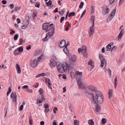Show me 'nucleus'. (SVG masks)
I'll use <instances>...</instances> for the list:
<instances>
[{"label":"nucleus","mask_w":125,"mask_h":125,"mask_svg":"<svg viewBox=\"0 0 125 125\" xmlns=\"http://www.w3.org/2000/svg\"><path fill=\"white\" fill-rule=\"evenodd\" d=\"M39 92L40 94L42 95L43 93V91L42 89L41 88L39 90Z\"/></svg>","instance_id":"obj_42"},{"label":"nucleus","mask_w":125,"mask_h":125,"mask_svg":"<svg viewBox=\"0 0 125 125\" xmlns=\"http://www.w3.org/2000/svg\"><path fill=\"white\" fill-rule=\"evenodd\" d=\"M40 3L39 2H37L35 5V6L36 7L39 8L40 7Z\"/></svg>","instance_id":"obj_37"},{"label":"nucleus","mask_w":125,"mask_h":125,"mask_svg":"<svg viewBox=\"0 0 125 125\" xmlns=\"http://www.w3.org/2000/svg\"><path fill=\"white\" fill-rule=\"evenodd\" d=\"M19 51L18 50H17V49H15L14 50V55H15L16 56L17 55L19 54L20 53H19Z\"/></svg>","instance_id":"obj_29"},{"label":"nucleus","mask_w":125,"mask_h":125,"mask_svg":"<svg viewBox=\"0 0 125 125\" xmlns=\"http://www.w3.org/2000/svg\"><path fill=\"white\" fill-rule=\"evenodd\" d=\"M18 37V35L17 34H16L14 36V40H17Z\"/></svg>","instance_id":"obj_44"},{"label":"nucleus","mask_w":125,"mask_h":125,"mask_svg":"<svg viewBox=\"0 0 125 125\" xmlns=\"http://www.w3.org/2000/svg\"><path fill=\"white\" fill-rule=\"evenodd\" d=\"M45 75V73H42L41 74H39L37 75L36 77V78L40 77L41 76H43Z\"/></svg>","instance_id":"obj_33"},{"label":"nucleus","mask_w":125,"mask_h":125,"mask_svg":"<svg viewBox=\"0 0 125 125\" xmlns=\"http://www.w3.org/2000/svg\"><path fill=\"white\" fill-rule=\"evenodd\" d=\"M10 97L11 98H13V101L15 102H17V96L16 92L14 93L12 92L10 95Z\"/></svg>","instance_id":"obj_9"},{"label":"nucleus","mask_w":125,"mask_h":125,"mask_svg":"<svg viewBox=\"0 0 125 125\" xmlns=\"http://www.w3.org/2000/svg\"><path fill=\"white\" fill-rule=\"evenodd\" d=\"M64 52L66 53H68L69 52V50L67 49L66 47H65V48L63 49Z\"/></svg>","instance_id":"obj_32"},{"label":"nucleus","mask_w":125,"mask_h":125,"mask_svg":"<svg viewBox=\"0 0 125 125\" xmlns=\"http://www.w3.org/2000/svg\"><path fill=\"white\" fill-rule=\"evenodd\" d=\"M49 105L48 104H45L44 105V107L45 108H49Z\"/></svg>","instance_id":"obj_41"},{"label":"nucleus","mask_w":125,"mask_h":125,"mask_svg":"<svg viewBox=\"0 0 125 125\" xmlns=\"http://www.w3.org/2000/svg\"><path fill=\"white\" fill-rule=\"evenodd\" d=\"M83 50L82 48H79L78 49V51L79 53H81V51H82V50Z\"/></svg>","instance_id":"obj_53"},{"label":"nucleus","mask_w":125,"mask_h":125,"mask_svg":"<svg viewBox=\"0 0 125 125\" xmlns=\"http://www.w3.org/2000/svg\"><path fill=\"white\" fill-rule=\"evenodd\" d=\"M10 33L11 34H12L13 33H15V31L12 29L10 30Z\"/></svg>","instance_id":"obj_55"},{"label":"nucleus","mask_w":125,"mask_h":125,"mask_svg":"<svg viewBox=\"0 0 125 125\" xmlns=\"http://www.w3.org/2000/svg\"><path fill=\"white\" fill-rule=\"evenodd\" d=\"M114 14L113 15L112 14H111L108 17L109 21H110L114 17Z\"/></svg>","instance_id":"obj_23"},{"label":"nucleus","mask_w":125,"mask_h":125,"mask_svg":"<svg viewBox=\"0 0 125 125\" xmlns=\"http://www.w3.org/2000/svg\"><path fill=\"white\" fill-rule=\"evenodd\" d=\"M75 13L74 12H73L70 13L68 15V16L69 17H71L72 15L73 16L75 15Z\"/></svg>","instance_id":"obj_40"},{"label":"nucleus","mask_w":125,"mask_h":125,"mask_svg":"<svg viewBox=\"0 0 125 125\" xmlns=\"http://www.w3.org/2000/svg\"><path fill=\"white\" fill-rule=\"evenodd\" d=\"M27 27V26L26 25H22L21 26V28L22 29H25Z\"/></svg>","instance_id":"obj_50"},{"label":"nucleus","mask_w":125,"mask_h":125,"mask_svg":"<svg viewBox=\"0 0 125 125\" xmlns=\"http://www.w3.org/2000/svg\"><path fill=\"white\" fill-rule=\"evenodd\" d=\"M102 8L103 13L104 15L108 13L109 11V8L105 5H103Z\"/></svg>","instance_id":"obj_5"},{"label":"nucleus","mask_w":125,"mask_h":125,"mask_svg":"<svg viewBox=\"0 0 125 125\" xmlns=\"http://www.w3.org/2000/svg\"><path fill=\"white\" fill-rule=\"evenodd\" d=\"M106 71H107L108 73H109L110 76H111V69H109L107 70H106Z\"/></svg>","instance_id":"obj_49"},{"label":"nucleus","mask_w":125,"mask_h":125,"mask_svg":"<svg viewBox=\"0 0 125 125\" xmlns=\"http://www.w3.org/2000/svg\"><path fill=\"white\" fill-rule=\"evenodd\" d=\"M36 54L35 55H38L40 53H41V51H40V50H37L36 51Z\"/></svg>","instance_id":"obj_48"},{"label":"nucleus","mask_w":125,"mask_h":125,"mask_svg":"<svg viewBox=\"0 0 125 125\" xmlns=\"http://www.w3.org/2000/svg\"><path fill=\"white\" fill-rule=\"evenodd\" d=\"M10 5L11 7V9H13L14 7V5L13 3H12Z\"/></svg>","instance_id":"obj_59"},{"label":"nucleus","mask_w":125,"mask_h":125,"mask_svg":"<svg viewBox=\"0 0 125 125\" xmlns=\"http://www.w3.org/2000/svg\"><path fill=\"white\" fill-rule=\"evenodd\" d=\"M27 91L28 92L30 93H31L32 92V89L29 88L27 89Z\"/></svg>","instance_id":"obj_62"},{"label":"nucleus","mask_w":125,"mask_h":125,"mask_svg":"<svg viewBox=\"0 0 125 125\" xmlns=\"http://www.w3.org/2000/svg\"><path fill=\"white\" fill-rule=\"evenodd\" d=\"M112 89H110L109 91V98H111L112 97Z\"/></svg>","instance_id":"obj_24"},{"label":"nucleus","mask_w":125,"mask_h":125,"mask_svg":"<svg viewBox=\"0 0 125 125\" xmlns=\"http://www.w3.org/2000/svg\"><path fill=\"white\" fill-rule=\"evenodd\" d=\"M20 41H21V42H20L18 44L19 45H21L22 44V42H23V39H20Z\"/></svg>","instance_id":"obj_58"},{"label":"nucleus","mask_w":125,"mask_h":125,"mask_svg":"<svg viewBox=\"0 0 125 125\" xmlns=\"http://www.w3.org/2000/svg\"><path fill=\"white\" fill-rule=\"evenodd\" d=\"M49 23H45L43 24L42 28L43 30H45L46 32L48 31V28L49 27Z\"/></svg>","instance_id":"obj_10"},{"label":"nucleus","mask_w":125,"mask_h":125,"mask_svg":"<svg viewBox=\"0 0 125 125\" xmlns=\"http://www.w3.org/2000/svg\"><path fill=\"white\" fill-rule=\"evenodd\" d=\"M7 1L5 0H3L2 1V2L4 4H6L7 3Z\"/></svg>","instance_id":"obj_61"},{"label":"nucleus","mask_w":125,"mask_h":125,"mask_svg":"<svg viewBox=\"0 0 125 125\" xmlns=\"http://www.w3.org/2000/svg\"><path fill=\"white\" fill-rule=\"evenodd\" d=\"M62 65L63 69H64L65 72H66L69 70V66L66 62H63Z\"/></svg>","instance_id":"obj_12"},{"label":"nucleus","mask_w":125,"mask_h":125,"mask_svg":"<svg viewBox=\"0 0 125 125\" xmlns=\"http://www.w3.org/2000/svg\"><path fill=\"white\" fill-rule=\"evenodd\" d=\"M58 71L61 73H62L65 72L64 69H63L62 65L60 67H58L57 69Z\"/></svg>","instance_id":"obj_19"},{"label":"nucleus","mask_w":125,"mask_h":125,"mask_svg":"<svg viewBox=\"0 0 125 125\" xmlns=\"http://www.w3.org/2000/svg\"><path fill=\"white\" fill-rule=\"evenodd\" d=\"M17 50H18L19 52H22L23 51V48L22 46L17 48Z\"/></svg>","instance_id":"obj_36"},{"label":"nucleus","mask_w":125,"mask_h":125,"mask_svg":"<svg viewBox=\"0 0 125 125\" xmlns=\"http://www.w3.org/2000/svg\"><path fill=\"white\" fill-rule=\"evenodd\" d=\"M38 62L36 59H34L33 61L32 60L30 62V64L31 66L33 67H35L38 63Z\"/></svg>","instance_id":"obj_6"},{"label":"nucleus","mask_w":125,"mask_h":125,"mask_svg":"<svg viewBox=\"0 0 125 125\" xmlns=\"http://www.w3.org/2000/svg\"><path fill=\"white\" fill-rule=\"evenodd\" d=\"M48 36H49L48 35H47V34L45 37L42 40L43 41H47V40H48L49 38L48 39H47V37Z\"/></svg>","instance_id":"obj_45"},{"label":"nucleus","mask_w":125,"mask_h":125,"mask_svg":"<svg viewBox=\"0 0 125 125\" xmlns=\"http://www.w3.org/2000/svg\"><path fill=\"white\" fill-rule=\"evenodd\" d=\"M94 26L92 25L90 28L89 33L90 34L89 36H91L93 35L94 32Z\"/></svg>","instance_id":"obj_11"},{"label":"nucleus","mask_w":125,"mask_h":125,"mask_svg":"<svg viewBox=\"0 0 125 125\" xmlns=\"http://www.w3.org/2000/svg\"><path fill=\"white\" fill-rule=\"evenodd\" d=\"M88 123L90 125H94V121L92 119H90L88 121Z\"/></svg>","instance_id":"obj_28"},{"label":"nucleus","mask_w":125,"mask_h":125,"mask_svg":"<svg viewBox=\"0 0 125 125\" xmlns=\"http://www.w3.org/2000/svg\"><path fill=\"white\" fill-rule=\"evenodd\" d=\"M124 29H123L119 34L118 37V39L119 40L123 36L124 32Z\"/></svg>","instance_id":"obj_15"},{"label":"nucleus","mask_w":125,"mask_h":125,"mask_svg":"<svg viewBox=\"0 0 125 125\" xmlns=\"http://www.w3.org/2000/svg\"><path fill=\"white\" fill-rule=\"evenodd\" d=\"M53 125H57L56 121L55 120H54L53 121Z\"/></svg>","instance_id":"obj_64"},{"label":"nucleus","mask_w":125,"mask_h":125,"mask_svg":"<svg viewBox=\"0 0 125 125\" xmlns=\"http://www.w3.org/2000/svg\"><path fill=\"white\" fill-rule=\"evenodd\" d=\"M42 55L43 54H42L38 58V60L39 62H40L41 61V60L42 59Z\"/></svg>","instance_id":"obj_47"},{"label":"nucleus","mask_w":125,"mask_h":125,"mask_svg":"<svg viewBox=\"0 0 125 125\" xmlns=\"http://www.w3.org/2000/svg\"><path fill=\"white\" fill-rule=\"evenodd\" d=\"M124 1V0H120L119 2V4H122Z\"/></svg>","instance_id":"obj_57"},{"label":"nucleus","mask_w":125,"mask_h":125,"mask_svg":"<svg viewBox=\"0 0 125 125\" xmlns=\"http://www.w3.org/2000/svg\"><path fill=\"white\" fill-rule=\"evenodd\" d=\"M31 48V45H29L28 47H26V49L27 50H29V49H30Z\"/></svg>","instance_id":"obj_56"},{"label":"nucleus","mask_w":125,"mask_h":125,"mask_svg":"<svg viewBox=\"0 0 125 125\" xmlns=\"http://www.w3.org/2000/svg\"><path fill=\"white\" fill-rule=\"evenodd\" d=\"M94 104H96V105L95 106V109L96 111L97 112H98L100 111V110L101 107L96 102V103L94 104Z\"/></svg>","instance_id":"obj_16"},{"label":"nucleus","mask_w":125,"mask_h":125,"mask_svg":"<svg viewBox=\"0 0 125 125\" xmlns=\"http://www.w3.org/2000/svg\"><path fill=\"white\" fill-rule=\"evenodd\" d=\"M56 61L52 59L50 61V65L51 67H54L56 65Z\"/></svg>","instance_id":"obj_17"},{"label":"nucleus","mask_w":125,"mask_h":125,"mask_svg":"<svg viewBox=\"0 0 125 125\" xmlns=\"http://www.w3.org/2000/svg\"><path fill=\"white\" fill-rule=\"evenodd\" d=\"M55 26H53L51 27L49 30V32L47 34V35H48L49 36H52L54 35V33Z\"/></svg>","instance_id":"obj_4"},{"label":"nucleus","mask_w":125,"mask_h":125,"mask_svg":"<svg viewBox=\"0 0 125 125\" xmlns=\"http://www.w3.org/2000/svg\"><path fill=\"white\" fill-rule=\"evenodd\" d=\"M107 50V51H109L111 49V45L110 44H108L106 47Z\"/></svg>","instance_id":"obj_31"},{"label":"nucleus","mask_w":125,"mask_h":125,"mask_svg":"<svg viewBox=\"0 0 125 125\" xmlns=\"http://www.w3.org/2000/svg\"><path fill=\"white\" fill-rule=\"evenodd\" d=\"M86 10H84V11H83V12L81 16H82L83 17L85 13H86Z\"/></svg>","instance_id":"obj_63"},{"label":"nucleus","mask_w":125,"mask_h":125,"mask_svg":"<svg viewBox=\"0 0 125 125\" xmlns=\"http://www.w3.org/2000/svg\"><path fill=\"white\" fill-rule=\"evenodd\" d=\"M52 1L51 0H49L46 3V5L48 7H50L52 5Z\"/></svg>","instance_id":"obj_27"},{"label":"nucleus","mask_w":125,"mask_h":125,"mask_svg":"<svg viewBox=\"0 0 125 125\" xmlns=\"http://www.w3.org/2000/svg\"><path fill=\"white\" fill-rule=\"evenodd\" d=\"M64 19L65 17H62L61 19L60 22L62 23L64 21Z\"/></svg>","instance_id":"obj_51"},{"label":"nucleus","mask_w":125,"mask_h":125,"mask_svg":"<svg viewBox=\"0 0 125 125\" xmlns=\"http://www.w3.org/2000/svg\"><path fill=\"white\" fill-rule=\"evenodd\" d=\"M99 58L101 61L100 67L102 68L103 67L104 64H105V65H106V62L105 58L101 54H99Z\"/></svg>","instance_id":"obj_3"},{"label":"nucleus","mask_w":125,"mask_h":125,"mask_svg":"<svg viewBox=\"0 0 125 125\" xmlns=\"http://www.w3.org/2000/svg\"><path fill=\"white\" fill-rule=\"evenodd\" d=\"M88 88L91 91L93 92H95L97 90V88L92 86L90 85L88 86Z\"/></svg>","instance_id":"obj_18"},{"label":"nucleus","mask_w":125,"mask_h":125,"mask_svg":"<svg viewBox=\"0 0 125 125\" xmlns=\"http://www.w3.org/2000/svg\"><path fill=\"white\" fill-rule=\"evenodd\" d=\"M116 12V9H114L112 11L111 13V14H112L113 15L114 14V15L115 16V13Z\"/></svg>","instance_id":"obj_54"},{"label":"nucleus","mask_w":125,"mask_h":125,"mask_svg":"<svg viewBox=\"0 0 125 125\" xmlns=\"http://www.w3.org/2000/svg\"><path fill=\"white\" fill-rule=\"evenodd\" d=\"M92 61V60H90L88 62V64L90 65L91 66V68H93L94 67V66L93 65V63Z\"/></svg>","instance_id":"obj_30"},{"label":"nucleus","mask_w":125,"mask_h":125,"mask_svg":"<svg viewBox=\"0 0 125 125\" xmlns=\"http://www.w3.org/2000/svg\"><path fill=\"white\" fill-rule=\"evenodd\" d=\"M85 95L87 97H91V101L92 103H96V99L95 98V97L93 93H91L89 91H86L85 93Z\"/></svg>","instance_id":"obj_2"},{"label":"nucleus","mask_w":125,"mask_h":125,"mask_svg":"<svg viewBox=\"0 0 125 125\" xmlns=\"http://www.w3.org/2000/svg\"><path fill=\"white\" fill-rule=\"evenodd\" d=\"M80 5H79V8L81 9L83 8V6L84 5V3L83 2H81L80 3Z\"/></svg>","instance_id":"obj_39"},{"label":"nucleus","mask_w":125,"mask_h":125,"mask_svg":"<svg viewBox=\"0 0 125 125\" xmlns=\"http://www.w3.org/2000/svg\"><path fill=\"white\" fill-rule=\"evenodd\" d=\"M96 100L97 102L100 104H102L103 102V95L98 96L97 97Z\"/></svg>","instance_id":"obj_7"},{"label":"nucleus","mask_w":125,"mask_h":125,"mask_svg":"<svg viewBox=\"0 0 125 125\" xmlns=\"http://www.w3.org/2000/svg\"><path fill=\"white\" fill-rule=\"evenodd\" d=\"M79 121L77 120H75L74 121V125H79L78 124Z\"/></svg>","instance_id":"obj_35"},{"label":"nucleus","mask_w":125,"mask_h":125,"mask_svg":"<svg viewBox=\"0 0 125 125\" xmlns=\"http://www.w3.org/2000/svg\"><path fill=\"white\" fill-rule=\"evenodd\" d=\"M23 105H21L19 108V110L21 111H22L23 110Z\"/></svg>","instance_id":"obj_52"},{"label":"nucleus","mask_w":125,"mask_h":125,"mask_svg":"<svg viewBox=\"0 0 125 125\" xmlns=\"http://www.w3.org/2000/svg\"><path fill=\"white\" fill-rule=\"evenodd\" d=\"M56 65H57V69L58 68V67H60L62 65L61 63L59 62H56Z\"/></svg>","instance_id":"obj_34"},{"label":"nucleus","mask_w":125,"mask_h":125,"mask_svg":"<svg viewBox=\"0 0 125 125\" xmlns=\"http://www.w3.org/2000/svg\"><path fill=\"white\" fill-rule=\"evenodd\" d=\"M21 8V6H19V7H16L15 8V10L16 11H17L18 10H20Z\"/></svg>","instance_id":"obj_43"},{"label":"nucleus","mask_w":125,"mask_h":125,"mask_svg":"<svg viewBox=\"0 0 125 125\" xmlns=\"http://www.w3.org/2000/svg\"><path fill=\"white\" fill-rule=\"evenodd\" d=\"M95 17L94 16H92L91 17V20L92 21L93 24L92 25H94Z\"/></svg>","instance_id":"obj_26"},{"label":"nucleus","mask_w":125,"mask_h":125,"mask_svg":"<svg viewBox=\"0 0 125 125\" xmlns=\"http://www.w3.org/2000/svg\"><path fill=\"white\" fill-rule=\"evenodd\" d=\"M45 81L46 83L48 84V87L49 88L51 89H52V84L51 83L50 79L49 78H46Z\"/></svg>","instance_id":"obj_13"},{"label":"nucleus","mask_w":125,"mask_h":125,"mask_svg":"<svg viewBox=\"0 0 125 125\" xmlns=\"http://www.w3.org/2000/svg\"><path fill=\"white\" fill-rule=\"evenodd\" d=\"M28 85H25L24 86H23L22 87V88L23 89H28Z\"/></svg>","instance_id":"obj_60"},{"label":"nucleus","mask_w":125,"mask_h":125,"mask_svg":"<svg viewBox=\"0 0 125 125\" xmlns=\"http://www.w3.org/2000/svg\"><path fill=\"white\" fill-rule=\"evenodd\" d=\"M117 48L116 46H113L112 47L111 50V52H112L113 51L116 50V48Z\"/></svg>","instance_id":"obj_38"},{"label":"nucleus","mask_w":125,"mask_h":125,"mask_svg":"<svg viewBox=\"0 0 125 125\" xmlns=\"http://www.w3.org/2000/svg\"><path fill=\"white\" fill-rule=\"evenodd\" d=\"M102 122L103 124H104L106 122V119L105 118H103L102 119Z\"/></svg>","instance_id":"obj_46"},{"label":"nucleus","mask_w":125,"mask_h":125,"mask_svg":"<svg viewBox=\"0 0 125 125\" xmlns=\"http://www.w3.org/2000/svg\"><path fill=\"white\" fill-rule=\"evenodd\" d=\"M70 60L73 62H75L76 61V56H73L70 59Z\"/></svg>","instance_id":"obj_20"},{"label":"nucleus","mask_w":125,"mask_h":125,"mask_svg":"<svg viewBox=\"0 0 125 125\" xmlns=\"http://www.w3.org/2000/svg\"><path fill=\"white\" fill-rule=\"evenodd\" d=\"M82 49V53L84 57H87L88 54L86 52L87 50L86 47L84 46H83Z\"/></svg>","instance_id":"obj_8"},{"label":"nucleus","mask_w":125,"mask_h":125,"mask_svg":"<svg viewBox=\"0 0 125 125\" xmlns=\"http://www.w3.org/2000/svg\"><path fill=\"white\" fill-rule=\"evenodd\" d=\"M82 73V72L77 71L75 73V76L76 77L77 82L78 86L83 87L84 84L81 81Z\"/></svg>","instance_id":"obj_1"},{"label":"nucleus","mask_w":125,"mask_h":125,"mask_svg":"<svg viewBox=\"0 0 125 125\" xmlns=\"http://www.w3.org/2000/svg\"><path fill=\"white\" fill-rule=\"evenodd\" d=\"M95 92H96V96H95V98H96V97L98 96H100L101 95H103L101 93L100 91H97L96 90Z\"/></svg>","instance_id":"obj_22"},{"label":"nucleus","mask_w":125,"mask_h":125,"mask_svg":"<svg viewBox=\"0 0 125 125\" xmlns=\"http://www.w3.org/2000/svg\"><path fill=\"white\" fill-rule=\"evenodd\" d=\"M66 45V42L65 40H63L60 42L59 46L60 47L62 48L65 46Z\"/></svg>","instance_id":"obj_14"},{"label":"nucleus","mask_w":125,"mask_h":125,"mask_svg":"<svg viewBox=\"0 0 125 125\" xmlns=\"http://www.w3.org/2000/svg\"><path fill=\"white\" fill-rule=\"evenodd\" d=\"M16 68L17 70V72L18 73H20L21 72L20 67L18 64H17L16 65Z\"/></svg>","instance_id":"obj_21"},{"label":"nucleus","mask_w":125,"mask_h":125,"mask_svg":"<svg viewBox=\"0 0 125 125\" xmlns=\"http://www.w3.org/2000/svg\"><path fill=\"white\" fill-rule=\"evenodd\" d=\"M117 76H115V88H116L117 84L118 83V82L117 80Z\"/></svg>","instance_id":"obj_25"}]
</instances>
